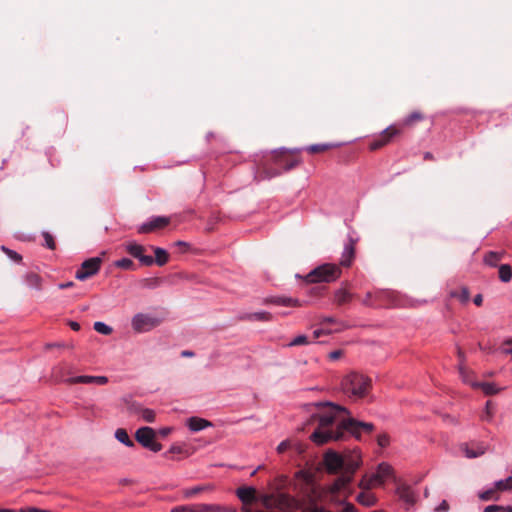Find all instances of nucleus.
Masks as SVG:
<instances>
[{"instance_id":"obj_27","label":"nucleus","mask_w":512,"mask_h":512,"mask_svg":"<svg viewBox=\"0 0 512 512\" xmlns=\"http://www.w3.org/2000/svg\"><path fill=\"white\" fill-rule=\"evenodd\" d=\"M461 450L464 452L465 456L467 458H477L486 452V447L482 444L477 446L476 450L470 449L466 444L461 446Z\"/></svg>"},{"instance_id":"obj_2","label":"nucleus","mask_w":512,"mask_h":512,"mask_svg":"<svg viewBox=\"0 0 512 512\" xmlns=\"http://www.w3.org/2000/svg\"><path fill=\"white\" fill-rule=\"evenodd\" d=\"M323 461L329 474L343 471L356 472L361 465V456L358 451L341 455L333 450H328L324 454Z\"/></svg>"},{"instance_id":"obj_3","label":"nucleus","mask_w":512,"mask_h":512,"mask_svg":"<svg viewBox=\"0 0 512 512\" xmlns=\"http://www.w3.org/2000/svg\"><path fill=\"white\" fill-rule=\"evenodd\" d=\"M371 385V380L358 373L348 374L342 381L343 391L354 397H363L367 394Z\"/></svg>"},{"instance_id":"obj_11","label":"nucleus","mask_w":512,"mask_h":512,"mask_svg":"<svg viewBox=\"0 0 512 512\" xmlns=\"http://www.w3.org/2000/svg\"><path fill=\"white\" fill-rule=\"evenodd\" d=\"M355 472L343 471L329 487L331 494H338L344 490L353 480Z\"/></svg>"},{"instance_id":"obj_10","label":"nucleus","mask_w":512,"mask_h":512,"mask_svg":"<svg viewBox=\"0 0 512 512\" xmlns=\"http://www.w3.org/2000/svg\"><path fill=\"white\" fill-rule=\"evenodd\" d=\"M264 504L267 508L274 507L283 511L293 510L296 506L295 500L285 494L278 495L274 499L273 503H270L269 500L267 499L265 500Z\"/></svg>"},{"instance_id":"obj_57","label":"nucleus","mask_w":512,"mask_h":512,"mask_svg":"<svg viewBox=\"0 0 512 512\" xmlns=\"http://www.w3.org/2000/svg\"><path fill=\"white\" fill-rule=\"evenodd\" d=\"M370 477V480L375 483L376 486H382L383 484H380V479L377 477V473L375 472L372 475H368Z\"/></svg>"},{"instance_id":"obj_53","label":"nucleus","mask_w":512,"mask_h":512,"mask_svg":"<svg viewBox=\"0 0 512 512\" xmlns=\"http://www.w3.org/2000/svg\"><path fill=\"white\" fill-rule=\"evenodd\" d=\"M502 506L500 505H489L484 508L483 512H501Z\"/></svg>"},{"instance_id":"obj_40","label":"nucleus","mask_w":512,"mask_h":512,"mask_svg":"<svg viewBox=\"0 0 512 512\" xmlns=\"http://www.w3.org/2000/svg\"><path fill=\"white\" fill-rule=\"evenodd\" d=\"M359 488L363 491H370L371 488L375 487V483L370 480L368 475H364L358 484Z\"/></svg>"},{"instance_id":"obj_38","label":"nucleus","mask_w":512,"mask_h":512,"mask_svg":"<svg viewBox=\"0 0 512 512\" xmlns=\"http://www.w3.org/2000/svg\"><path fill=\"white\" fill-rule=\"evenodd\" d=\"M500 259H501L500 254H498L497 252H492L491 251V252H489L488 254L485 255L484 262L487 265L495 266Z\"/></svg>"},{"instance_id":"obj_28","label":"nucleus","mask_w":512,"mask_h":512,"mask_svg":"<svg viewBox=\"0 0 512 512\" xmlns=\"http://www.w3.org/2000/svg\"><path fill=\"white\" fill-rule=\"evenodd\" d=\"M352 299V294L345 289H338L334 294V301L338 305L348 303Z\"/></svg>"},{"instance_id":"obj_23","label":"nucleus","mask_w":512,"mask_h":512,"mask_svg":"<svg viewBox=\"0 0 512 512\" xmlns=\"http://www.w3.org/2000/svg\"><path fill=\"white\" fill-rule=\"evenodd\" d=\"M354 253H355L354 244H353L352 240H350L349 243H347L344 246L340 264L345 267L350 266L352 263V260L354 258Z\"/></svg>"},{"instance_id":"obj_37","label":"nucleus","mask_w":512,"mask_h":512,"mask_svg":"<svg viewBox=\"0 0 512 512\" xmlns=\"http://www.w3.org/2000/svg\"><path fill=\"white\" fill-rule=\"evenodd\" d=\"M277 163L279 165L283 166L284 171H289L299 164V160L297 158H293V159H289V160H282V158H279L277 160Z\"/></svg>"},{"instance_id":"obj_45","label":"nucleus","mask_w":512,"mask_h":512,"mask_svg":"<svg viewBox=\"0 0 512 512\" xmlns=\"http://www.w3.org/2000/svg\"><path fill=\"white\" fill-rule=\"evenodd\" d=\"M377 444L385 448L390 444V436L387 433H381L377 436Z\"/></svg>"},{"instance_id":"obj_43","label":"nucleus","mask_w":512,"mask_h":512,"mask_svg":"<svg viewBox=\"0 0 512 512\" xmlns=\"http://www.w3.org/2000/svg\"><path fill=\"white\" fill-rule=\"evenodd\" d=\"M1 250L13 261L19 262L22 257L14 250H11L5 246H1Z\"/></svg>"},{"instance_id":"obj_61","label":"nucleus","mask_w":512,"mask_h":512,"mask_svg":"<svg viewBox=\"0 0 512 512\" xmlns=\"http://www.w3.org/2000/svg\"><path fill=\"white\" fill-rule=\"evenodd\" d=\"M321 323H322V324H325V323L335 324V323H338V322H337V320H336L335 318H333V317H325V318H323V320H322V322H321Z\"/></svg>"},{"instance_id":"obj_63","label":"nucleus","mask_w":512,"mask_h":512,"mask_svg":"<svg viewBox=\"0 0 512 512\" xmlns=\"http://www.w3.org/2000/svg\"><path fill=\"white\" fill-rule=\"evenodd\" d=\"M117 265H118V266H121V267L128 266V259L123 258V259L119 260V261L117 262Z\"/></svg>"},{"instance_id":"obj_30","label":"nucleus","mask_w":512,"mask_h":512,"mask_svg":"<svg viewBox=\"0 0 512 512\" xmlns=\"http://www.w3.org/2000/svg\"><path fill=\"white\" fill-rule=\"evenodd\" d=\"M25 282L30 288L39 290L41 288L42 279L35 273H29L26 275Z\"/></svg>"},{"instance_id":"obj_33","label":"nucleus","mask_w":512,"mask_h":512,"mask_svg":"<svg viewBox=\"0 0 512 512\" xmlns=\"http://www.w3.org/2000/svg\"><path fill=\"white\" fill-rule=\"evenodd\" d=\"M245 319L251 320V321H269L271 319L270 313L266 311H259L247 314L245 316Z\"/></svg>"},{"instance_id":"obj_46","label":"nucleus","mask_w":512,"mask_h":512,"mask_svg":"<svg viewBox=\"0 0 512 512\" xmlns=\"http://www.w3.org/2000/svg\"><path fill=\"white\" fill-rule=\"evenodd\" d=\"M423 119V116L420 112H413L404 120L406 125H411L415 121H420Z\"/></svg>"},{"instance_id":"obj_16","label":"nucleus","mask_w":512,"mask_h":512,"mask_svg":"<svg viewBox=\"0 0 512 512\" xmlns=\"http://www.w3.org/2000/svg\"><path fill=\"white\" fill-rule=\"evenodd\" d=\"M130 414H137L141 419L146 422H154L155 412L152 409L141 408L136 403L130 402Z\"/></svg>"},{"instance_id":"obj_36","label":"nucleus","mask_w":512,"mask_h":512,"mask_svg":"<svg viewBox=\"0 0 512 512\" xmlns=\"http://www.w3.org/2000/svg\"><path fill=\"white\" fill-rule=\"evenodd\" d=\"M495 489L500 491H507L512 488V475L506 479L498 480L494 483Z\"/></svg>"},{"instance_id":"obj_21","label":"nucleus","mask_w":512,"mask_h":512,"mask_svg":"<svg viewBox=\"0 0 512 512\" xmlns=\"http://www.w3.org/2000/svg\"><path fill=\"white\" fill-rule=\"evenodd\" d=\"M471 387L481 388L485 395H494L505 389V387L497 386L492 382L471 383Z\"/></svg>"},{"instance_id":"obj_34","label":"nucleus","mask_w":512,"mask_h":512,"mask_svg":"<svg viewBox=\"0 0 512 512\" xmlns=\"http://www.w3.org/2000/svg\"><path fill=\"white\" fill-rule=\"evenodd\" d=\"M499 278L502 282H509L512 279L511 267L507 264H502L499 267Z\"/></svg>"},{"instance_id":"obj_50","label":"nucleus","mask_w":512,"mask_h":512,"mask_svg":"<svg viewBox=\"0 0 512 512\" xmlns=\"http://www.w3.org/2000/svg\"><path fill=\"white\" fill-rule=\"evenodd\" d=\"M340 503L343 505L340 512H357V509L353 504L346 501H341Z\"/></svg>"},{"instance_id":"obj_12","label":"nucleus","mask_w":512,"mask_h":512,"mask_svg":"<svg viewBox=\"0 0 512 512\" xmlns=\"http://www.w3.org/2000/svg\"><path fill=\"white\" fill-rule=\"evenodd\" d=\"M355 472L343 471L329 487L331 494H338L344 490L353 480Z\"/></svg>"},{"instance_id":"obj_9","label":"nucleus","mask_w":512,"mask_h":512,"mask_svg":"<svg viewBox=\"0 0 512 512\" xmlns=\"http://www.w3.org/2000/svg\"><path fill=\"white\" fill-rule=\"evenodd\" d=\"M170 223V218L166 216H156L150 218L138 228L139 233H150L166 227Z\"/></svg>"},{"instance_id":"obj_8","label":"nucleus","mask_w":512,"mask_h":512,"mask_svg":"<svg viewBox=\"0 0 512 512\" xmlns=\"http://www.w3.org/2000/svg\"><path fill=\"white\" fill-rule=\"evenodd\" d=\"M149 246H143L137 243H130V256L139 260L142 266H152V256L147 254Z\"/></svg>"},{"instance_id":"obj_32","label":"nucleus","mask_w":512,"mask_h":512,"mask_svg":"<svg viewBox=\"0 0 512 512\" xmlns=\"http://www.w3.org/2000/svg\"><path fill=\"white\" fill-rule=\"evenodd\" d=\"M493 410H494V405H493L492 401H487L485 404V408L480 416L481 420L485 421V422H491L493 420V416H494Z\"/></svg>"},{"instance_id":"obj_55","label":"nucleus","mask_w":512,"mask_h":512,"mask_svg":"<svg viewBox=\"0 0 512 512\" xmlns=\"http://www.w3.org/2000/svg\"><path fill=\"white\" fill-rule=\"evenodd\" d=\"M19 512H51V511L44 510V509H39V508H36V507H28V508L20 509Z\"/></svg>"},{"instance_id":"obj_4","label":"nucleus","mask_w":512,"mask_h":512,"mask_svg":"<svg viewBox=\"0 0 512 512\" xmlns=\"http://www.w3.org/2000/svg\"><path fill=\"white\" fill-rule=\"evenodd\" d=\"M166 317L164 311L138 313L132 318L133 329L138 333H144L159 326Z\"/></svg>"},{"instance_id":"obj_35","label":"nucleus","mask_w":512,"mask_h":512,"mask_svg":"<svg viewBox=\"0 0 512 512\" xmlns=\"http://www.w3.org/2000/svg\"><path fill=\"white\" fill-rule=\"evenodd\" d=\"M450 296L452 298H458L461 303H467L470 299V293H469L468 288H466V287H462L459 292L452 291L450 293Z\"/></svg>"},{"instance_id":"obj_15","label":"nucleus","mask_w":512,"mask_h":512,"mask_svg":"<svg viewBox=\"0 0 512 512\" xmlns=\"http://www.w3.org/2000/svg\"><path fill=\"white\" fill-rule=\"evenodd\" d=\"M396 493L408 506H413L415 504L417 495L410 486L400 485L397 487Z\"/></svg>"},{"instance_id":"obj_48","label":"nucleus","mask_w":512,"mask_h":512,"mask_svg":"<svg viewBox=\"0 0 512 512\" xmlns=\"http://www.w3.org/2000/svg\"><path fill=\"white\" fill-rule=\"evenodd\" d=\"M172 512H197L196 505L178 506L172 509Z\"/></svg>"},{"instance_id":"obj_52","label":"nucleus","mask_w":512,"mask_h":512,"mask_svg":"<svg viewBox=\"0 0 512 512\" xmlns=\"http://www.w3.org/2000/svg\"><path fill=\"white\" fill-rule=\"evenodd\" d=\"M330 333H332L331 330L321 328V329L314 330L313 335H314V339H316V338L320 337L321 335L330 334Z\"/></svg>"},{"instance_id":"obj_41","label":"nucleus","mask_w":512,"mask_h":512,"mask_svg":"<svg viewBox=\"0 0 512 512\" xmlns=\"http://www.w3.org/2000/svg\"><path fill=\"white\" fill-rule=\"evenodd\" d=\"M331 147H332L331 144H313V145H310L307 147V151H309L311 153H319V152H323Z\"/></svg>"},{"instance_id":"obj_64","label":"nucleus","mask_w":512,"mask_h":512,"mask_svg":"<svg viewBox=\"0 0 512 512\" xmlns=\"http://www.w3.org/2000/svg\"><path fill=\"white\" fill-rule=\"evenodd\" d=\"M70 327L74 330V331H78L80 329V324L77 323V322H71L70 323Z\"/></svg>"},{"instance_id":"obj_58","label":"nucleus","mask_w":512,"mask_h":512,"mask_svg":"<svg viewBox=\"0 0 512 512\" xmlns=\"http://www.w3.org/2000/svg\"><path fill=\"white\" fill-rule=\"evenodd\" d=\"M172 431V428L170 427H164V428H161L159 430V434L162 436V437H166L167 435L170 434V432Z\"/></svg>"},{"instance_id":"obj_42","label":"nucleus","mask_w":512,"mask_h":512,"mask_svg":"<svg viewBox=\"0 0 512 512\" xmlns=\"http://www.w3.org/2000/svg\"><path fill=\"white\" fill-rule=\"evenodd\" d=\"M115 438L124 445H128V432L125 429H117L115 432Z\"/></svg>"},{"instance_id":"obj_31","label":"nucleus","mask_w":512,"mask_h":512,"mask_svg":"<svg viewBox=\"0 0 512 512\" xmlns=\"http://www.w3.org/2000/svg\"><path fill=\"white\" fill-rule=\"evenodd\" d=\"M271 302L280 306H298L299 301L297 299L289 298V297H274L271 299Z\"/></svg>"},{"instance_id":"obj_51","label":"nucleus","mask_w":512,"mask_h":512,"mask_svg":"<svg viewBox=\"0 0 512 512\" xmlns=\"http://www.w3.org/2000/svg\"><path fill=\"white\" fill-rule=\"evenodd\" d=\"M449 504L446 500H442L441 503L434 509V512H448Z\"/></svg>"},{"instance_id":"obj_62","label":"nucleus","mask_w":512,"mask_h":512,"mask_svg":"<svg viewBox=\"0 0 512 512\" xmlns=\"http://www.w3.org/2000/svg\"><path fill=\"white\" fill-rule=\"evenodd\" d=\"M74 285L73 282H66V283H61L58 285V288L59 289H67V288H70Z\"/></svg>"},{"instance_id":"obj_14","label":"nucleus","mask_w":512,"mask_h":512,"mask_svg":"<svg viewBox=\"0 0 512 512\" xmlns=\"http://www.w3.org/2000/svg\"><path fill=\"white\" fill-rule=\"evenodd\" d=\"M399 133V130L395 128L394 126H389L383 132L381 135L375 139L373 142L370 143V149L371 150H377L391 140L392 137L396 136Z\"/></svg>"},{"instance_id":"obj_19","label":"nucleus","mask_w":512,"mask_h":512,"mask_svg":"<svg viewBox=\"0 0 512 512\" xmlns=\"http://www.w3.org/2000/svg\"><path fill=\"white\" fill-rule=\"evenodd\" d=\"M71 383H85V384H96L104 385L107 383L105 376H77L69 380Z\"/></svg>"},{"instance_id":"obj_47","label":"nucleus","mask_w":512,"mask_h":512,"mask_svg":"<svg viewBox=\"0 0 512 512\" xmlns=\"http://www.w3.org/2000/svg\"><path fill=\"white\" fill-rule=\"evenodd\" d=\"M495 490H496L495 488H491V489L482 491L478 494V497L482 501H489L494 498L493 495H494Z\"/></svg>"},{"instance_id":"obj_6","label":"nucleus","mask_w":512,"mask_h":512,"mask_svg":"<svg viewBox=\"0 0 512 512\" xmlns=\"http://www.w3.org/2000/svg\"><path fill=\"white\" fill-rule=\"evenodd\" d=\"M155 437L154 429L148 426L141 427L135 432V439L139 444L152 452H159L162 445L156 442Z\"/></svg>"},{"instance_id":"obj_49","label":"nucleus","mask_w":512,"mask_h":512,"mask_svg":"<svg viewBox=\"0 0 512 512\" xmlns=\"http://www.w3.org/2000/svg\"><path fill=\"white\" fill-rule=\"evenodd\" d=\"M43 238H44V241H45V246L49 249H54L55 248V242H54V239L52 237V235H50L48 232H44L43 233Z\"/></svg>"},{"instance_id":"obj_17","label":"nucleus","mask_w":512,"mask_h":512,"mask_svg":"<svg viewBox=\"0 0 512 512\" xmlns=\"http://www.w3.org/2000/svg\"><path fill=\"white\" fill-rule=\"evenodd\" d=\"M236 495L244 504L252 503L256 500V490L253 487L242 486L236 490Z\"/></svg>"},{"instance_id":"obj_56","label":"nucleus","mask_w":512,"mask_h":512,"mask_svg":"<svg viewBox=\"0 0 512 512\" xmlns=\"http://www.w3.org/2000/svg\"><path fill=\"white\" fill-rule=\"evenodd\" d=\"M289 447V442L288 441H282L281 443H279V445L277 446V451L279 453H283L284 451H286V449Z\"/></svg>"},{"instance_id":"obj_44","label":"nucleus","mask_w":512,"mask_h":512,"mask_svg":"<svg viewBox=\"0 0 512 512\" xmlns=\"http://www.w3.org/2000/svg\"><path fill=\"white\" fill-rule=\"evenodd\" d=\"M308 343H310V342L306 335H298L288 344V346L292 347V346H298V345H306Z\"/></svg>"},{"instance_id":"obj_13","label":"nucleus","mask_w":512,"mask_h":512,"mask_svg":"<svg viewBox=\"0 0 512 512\" xmlns=\"http://www.w3.org/2000/svg\"><path fill=\"white\" fill-rule=\"evenodd\" d=\"M399 133V130L395 128L394 126H389L383 132L381 135L375 139L373 142L370 143V149L371 150H377L391 140L392 137L396 136Z\"/></svg>"},{"instance_id":"obj_22","label":"nucleus","mask_w":512,"mask_h":512,"mask_svg":"<svg viewBox=\"0 0 512 512\" xmlns=\"http://www.w3.org/2000/svg\"><path fill=\"white\" fill-rule=\"evenodd\" d=\"M187 426L188 428L193 432L201 431L207 427H211L212 423L206 419L199 418V417H190L187 420Z\"/></svg>"},{"instance_id":"obj_18","label":"nucleus","mask_w":512,"mask_h":512,"mask_svg":"<svg viewBox=\"0 0 512 512\" xmlns=\"http://www.w3.org/2000/svg\"><path fill=\"white\" fill-rule=\"evenodd\" d=\"M150 250L154 252L152 257V265L164 266L169 261V253L160 247L149 246Z\"/></svg>"},{"instance_id":"obj_29","label":"nucleus","mask_w":512,"mask_h":512,"mask_svg":"<svg viewBox=\"0 0 512 512\" xmlns=\"http://www.w3.org/2000/svg\"><path fill=\"white\" fill-rule=\"evenodd\" d=\"M211 490H213V486H211V485H199V486L185 489L183 493L186 498H190L200 492L211 491Z\"/></svg>"},{"instance_id":"obj_20","label":"nucleus","mask_w":512,"mask_h":512,"mask_svg":"<svg viewBox=\"0 0 512 512\" xmlns=\"http://www.w3.org/2000/svg\"><path fill=\"white\" fill-rule=\"evenodd\" d=\"M376 473L380 479V484H384L388 478L394 476V469L390 464L382 462L377 466Z\"/></svg>"},{"instance_id":"obj_39","label":"nucleus","mask_w":512,"mask_h":512,"mask_svg":"<svg viewBox=\"0 0 512 512\" xmlns=\"http://www.w3.org/2000/svg\"><path fill=\"white\" fill-rule=\"evenodd\" d=\"M94 329L96 332L103 335H109L112 332V328L110 326L100 321L94 323Z\"/></svg>"},{"instance_id":"obj_25","label":"nucleus","mask_w":512,"mask_h":512,"mask_svg":"<svg viewBox=\"0 0 512 512\" xmlns=\"http://www.w3.org/2000/svg\"><path fill=\"white\" fill-rule=\"evenodd\" d=\"M458 356L460 358V364H459V374H460V377L462 379V381L468 385L471 386V383H477L476 381H473L471 379V376H472V372H470L469 370H467L464 365H463V361H464V355L462 353L461 350H458Z\"/></svg>"},{"instance_id":"obj_5","label":"nucleus","mask_w":512,"mask_h":512,"mask_svg":"<svg viewBox=\"0 0 512 512\" xmlns=\"http://www.w3.org/2000/svg\"><path fill=\"white\" fill-rule=\"evenodd\" d=\"M341 269L336 264L326 263L310 271L306 276L309 283L333 282L339 278Z\"/></svg>"},{"instance_id":"obj_59","label":"nucleus","mask_w":512,"mask_h":512,"mask_svg":"<svg viewBox=\"0 0 512 512\" xmlns=\"http://www.w3.org/2000/svg\"><path fill=\"white\" fill-rule=\"evenodd\" d=\"M169 453H181L182 448L178 445H172L168 451Z\"/></svg>"},{"instance_id":"obj_7","label":"nucleus","mask_w":512,"mask_h":512,"mask_svg":"<svg viewBox=\"0 0 512 512\" xmlns=\"http://www.w3.org/2000/svg\"><path fill=\"white\" fill-rule=\"evenodd\" d=\"M100 264L101 259L99 257L90 258L84 261L81 267L77 270L75 277L80 281L88 279L99 271Z\"/></svg>"},{"instance_id":"obj_24","label":"nucleus","mask_w":512,"mask_h":512,"mask_svg":"<svg viewBox=\"0 0 512 512\" xmlns=\"http://www.w3.org/2000/svg\"><path fill=\"white\" fill-rule=\"evenodd\" d=\"M356 500L359 504L365 507H371L376 504L377 498L370 491H362L356 497Z\"/></svg>"},{"instance_id":"obj_60","label":"nucleus","mask_w":512,"mask_h":512,"mask_svg":"<svg viewBox=\"0 0 512 512\" xmlns=\"http://www.w3.org/2000/svg\"><path fill=\"white\" fill-rule=\"evenodd\" d=\"M482 301H483V297L481 294H477L473 299L474 304L477 306H480L482 304Z\"/></svg>"},{"instance_id":"obj_26","label":"nucleus","mask_w":512,"mask_h":512,"mask_svg":"<svg viewBox=\"0 0 512 512\" xmlns=\"http://www.w3.org/2000/svg\"><path fill=\"white\" fill-rule=\"evenodd\" d=\"M197 512H236L218 504H196Z\"/></svg>"},{"instance_id":"obj_1","label":"nucleus","mask_w":512,"mask_h":512,"mask_svg":"<svg viewBox=\"0 0 512 512\" xmlns=\"http://www.w3.org/2000/svg\"><path fill=\"white\" fill-rule=\"evenodd\" d=\"M316 406L330 408L328 412L314 415L318 419V427L311 434L310 439L318 445L329 441L342 440L346 433H350L359 439L361 429L368 433L374 429L372 423L357 421L350 417L340 418L339 413L350 414L345 407L332 402H319Z\"/></svg>"},{"instance_id":"obj_54","label":"nucleus","mask_w":512,"mask_h":512,"mask_svg":"<svg viewBox=\"0 0 512 512\" xmlns=\"http://www.w3.org/2000/svg\"><path fill=\"white\" fill-rule=\"evenodd\" d=\"M342 351L341 350H334L332 352L329 353L328 357L330 360H337L339 359L341 356H342Z\"/></svg>"}]
</instances>
